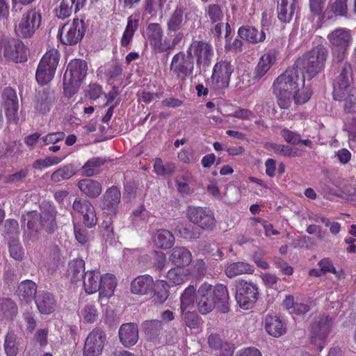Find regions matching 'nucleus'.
<instances>
[{
	"instance_id": "40",
	"label": "nucleus",
	"mask_w": 356,
	"mask_h": 356,
	"mask_svg": "<svg viewBox=\"0 0 356 356\" xmlns=\"http://www.w3.org/2000/svg\"><path fill=\"white\" fill-rule=\"evenodd\" d=\"M188 275L186 270L172 268L167 273V279L172 286L179 285L186 280Z\"/></svg>"
},
{
	"instance_id": "7",
	"label": "nucleus",
	"mask_w": 356,
	"mask_h": 356,
	"mask_svg": "<svg viewBox=\"0 0 356 356\" xmlns=\"http://www.w3.org/2000/svg\"><path fill=\"white\" fill-rule=\"evenodd\" d=\"M59 60V53L55 49L47 51L38 65L35 79L44 85L49 83L54 77Z\"/></svg>"
},
{
	"instance_id": "34",
	"label": "nucleus",
	"mask_w": 356,
	"mask_h": 356,
	"mask_svg": "<svg viewBox=\"0 0 356 356\" xmlns=\"http://www.w3.org/2000/svg\"><path fill=\"white\" fill-rule=\"evenodd\" d=\"M37 291L35 284L30 280H25L18 286L17 295L21 300L31 301L35 296Z\"/></svg>"
},
{
	"instance_id": "45",
	"label": "nucleus",
	"mask_w": 356,
	"mask_h": 356,
	"mask_svg": "<svg viewBox=\"0 0 356 356\" xmlns=\"http://www.w3.org/2000/svg\"><path fill=\"white\" fill-rule=\"evenodd\" d=\"M75 175V170L72 165H65L56 170L51 177L53 181L58 182L64 179H67Z\"/></svg>"
},
{
	"instance_id": "30",
	"label": "nucleus",
	"mask_w": 356,
	"mask_h": 356,
	"mask_svg": "<svg viewBox=\"0 0 356 356\" xmlns=\"http://www.w3.org/2000/svg\"><path fill=\"white\" fill-rule=\"evenodd\" d=\"M254 268L252 266L245 262L231 263L225 268V274L229 277H234L242 274H252Z\"/></svg>"
},
{
	"instance_id": "29",
	"label": "nucleus",
	"mask_w": 356,
	"mask_h": 356,
	"mask_svg": "<svg viewBox=\"0 0 356 356\" xmlns=\"http://www.w3.org/2000/svg\"><path fill=\"white\" fill-rule=\"evenodd\" d=\"M56 301L49 293L41 292L38 294L35 304L42 314H49L54 310Z\"/></svg>"
},
{
	"instance_id": "11",
	"label": "nucleus",
	"mask_w": 356,
	"mask_h": 356,
	"mask_svg": "<svg viewBox=\"0 0 356 356\" xmlns=\"http://www.w3.org/2000/svg\"><path fill=\"white\" fill-rule=\"evenodd\" d=\"M188 219L193 223L204 229H211L215 227L216 219L213 213L208 208L189 207L187 209Z\"/></svg>"
},
{
	"instance_id": "19",
	"label": "nucleus",
	"mask_w": 356,
	"mask_h": 356,
	"mask_svg": "<svg viewBox=\"0 0 356 356\" xmlns=\"http://www.w3.org/2000/svg\"><path fill=\"white\" fill-rule=\"evenodd\" d=\"M350 76L346 70H344L338 76L334 83L333 96L337 100H341L348 97L351 92Z\"/></svg>"
},
{
	"instance_id": "53",
	"label": "nucleus",
	"mask_w": 356,
	"mask_h": 356,
	"mask_svg": "<svg viewBox=\"0 0 356 356\" xmlns=\"http://www.w3.org/2000/svg\"><path fill=\"white\" fill-rule=\"evenodd\" d=\"M304 86L296 90V92L293 94L292 99L297 104H304L307 102L310 97L311 92L309 90L304 88Z\"/></svg>"
},
{
	"instance_id": "44",
	"label": "nucleus",
	"mask_w": 356,
	"mask_h": 356,
	"mask_svg": "<svg viewBox=\"0 0 356 356\" xmlns=\"http://www.w3.org/2000/svg\"><path fill=\"white\" fill-rule=\"evenodd\" d=\"M209 344L212 348H222V353L221 356H232L234 353L233 347L228 344L222 346V341L219 336L217 334H211L209 337Z\"/></svg>"
},
{
	"instance_id": "57",
	"label": "nucleus",
	"mask_w": 356,
	"mask_h": 356,
	"mask_svg": "<svg viewBox=\"0 0 356 356\" xmlns=\"http://www.w3.org/2000/svg\"><path fill=\"white\" fill-rule=\"evenodd\" d=\"M88 212L82 217L83 223L88 227H92L97 224V218L95 208H88Z\"/></svg>"
},
{
	"instance_id": "41",
	"label": "nucleus",
	"mask_w": 356,
	"mask_h": 356,
	"mask_svg": "<svg viewBox=\"0 0 356 356\" xmlns=\"http://www.w3.org/2000/svg\"><path fill=\"white\" fill-rule=\"evenodd\" d=\"M17 313L15 303L8 298L0 300V316L6 318H12Z\"/></svg>"
},
{
	"instance_id": "15",
	"label": "nucleus",
	"mask_w": 356,
	"mask_h": 356,
	"mask_svg": "<svg viewBox=\"0 0 356 356\" xmlns=\"http://www.w3.org/2000/svg\"><path fill=\"white\" fill-rule=\"evenodd\" d=\"M170 70L179 79H185L190 76L194 70L193 60L189 56L181 51L176 54L172 58Z\"/></svg>"
},
{
	"instance_id": "26",
	"label": "nucleus",
	"mask_w": 356,
	"mask_h": 356,
	"mask_svg": "<svg viewBox=\"0 0 356 356\" xmlns=\"http://www.w3.org/2000/svg\"><path fill=\"white\" fill-rule=\"evenodd\" d=\"M170 261L177 267H184L191 264L192 254L185 248H175L170 255Z\"/></svg>"
},
{
	"instance_id": "54",
	"label": "nucleus",
	"mask_w": 356,
	"mask_h": 356,
	"mask_svg": "<svg viewBox=\"0 0 356 356\" xmlns=\"http://www.w3.org/2000/svg\"><path fill=\"white\" fill-rule=\"evenodd\" d=\"M189 175H179L175 178V183L178 191L181 193H188L190 190L188 182L190 181Z\"/></svg>"
},
{
	"instance_id": "60",
	"label": "nucleus",
	"mask_w": 356,
	"mask_h": 356,
	"mask_svg": "<svg viewBox=\"0 0 356 356\" xmlns=\"http://www.w3.org/2000/svg\"><path fill=\"white\" fill-rule=\"evenodd\" d=\"M145 11L149 15H154L158 9H161V2L157 0H145Z\"/></svg>"
},
{
	"instance_id": "17",
	"label": "nucleus",
	"mask_w": 356,
	"mask_h": 356,
	"mask_svg": "<svg viewBox=\"0 0 356 356\" xmlns=\"http://www.w3.org/2000/svg\"><path fill=\"white\" fill-rule=\"evenodd\" d=\"M331 325V320L327 316H322L312 326V342L318 347L319 350L324 347V342L330 332Z\"/></svg>"
},
{
	"instance_id": "49",
	"label": "nucleus",
	"mask_w": 356,
	"mask_h": 356,
	"mask_svg": "<svg viewBox=\"0 0 356 356\" xmlns=\"http://www.w3.org/2000/svg\"><path fill=\"white\" fill-rule=\"evenodd\" d=\"M73 6L72 0H62L58 8L56 9L57 17L60 19L68 17L72 12Z\"/></svg>"
},
{
	"instance_id": "56",
	"label": "nucleus",
	"mask_w": 356,
	"mask_h": 356,
	"mask_svg": "<svg viewBox=\"0 0 356 356\" xmlns=\"http://www.w3.org/2000/svg\"><path fill=\"white\" fill-rule=\"evenodd\" d=\"M65 134L63 132H54L44 136L39 141L41 145L55 144L64 138Z\"/></svg>"
},
{
	"instance_id": "23",
	"label": "nucleus",
	"mask_w": 356,
	"mask_h": 356,
	"mask_svg": "<svg viewBox=\"0 0 356 356\" xmlns=\"http://www.w3.org/2000/svg\"><path fill=\"white\" fill-rule=\"evenodd\" d=\"M154 281L149 275H141L135 278L131 284V291L134 294L144 295L153 289Z\"/></svg>"
},
{
	"instance_id": "20",
	"label": "nucleus",
	"mask_w": 356,
	"mask_h": 356,
	"mask_svg": "<svg viewBox=\"0 0 356 356\" xmlns=\"http://www.w3.org/2000/svg\"><path fill=\"white\" fill-rule=\"evenodd\" d=\"M120 341L127 347L133 346L138 340V330L136 324L129 323L122 324L118 332Z\"/></svg>"
},
{
	"instance_id": "35",
	"label": "nucleus",
	"mask_w": 356,
	"mask_h": 356,
	"mask_svg": "<svg viewBox=\"0 0 356 356\" xmlns=\"http://www.w3.org/2000/svg\"><path fill=\"white\" fill-rule=\"evenodd\" d=\"M196 294V288L193 285H189L185 289L181 296V309L182 312L193 307Z\"/></svg>"
},
{
	"instance_id": "38",
	"label": "nucleus",
	"mask_w": 356,
	"mask_h": 356,
	"mask_svg": "<svg viewBox=\"0 0 356 356\" xmlns=\"http://www.w3.org/2000/svg\"><path fill=\"white\" fill-rule=\"evenodd\" d=\"M176 165L172 162L163 164L160 158H156L154 162V172L159 176L170 175L175 172Z\"/></svg>"
},
{
	"instance_id": "42",
	"label": "nucleus",
	"mask_w": 356,
	"mask_h": 356,
	"mask_svg": "<svg viewBox=\"0 0 356 356\" xmlns=\"http://www.w3.org/2000/svg\"><path fill=\"white\" fill-rule=\"evenodd\" d=\"M183 10L178 8L170 15L167 22L168 30L169 31L179 30L183 25Z\"/></svg>"
},
{
	"instance_id": "1",
	"label": "nucleus",
	"mask_w": 356,
	"mask_h": 356,
	"mask_svg": "<svg viewBox=\"0 0 356 356\" xmlns=\"http://www.w3.org/2000/svg\"><path fill=\"white\" fill-rule=\"evenodd\" d=\"M305 76V74L298 69L289 68L275 79L273 86V92L281 108H289L293 94L304 86Z\"/></svg>"
},
{
	"instance_id": "31",
	"label": "nucleus",
	"mask_w": 356,
	"mask_h": 356,
	"mask_svg": "<svg viewBox=\"0 0 356 356\" xmlns=\"http://www.w3.org/2000/svg\"><path fill=\"white\" fill-rule=\"evenodd\" d=\"M265 328L267 332L274 337H280L286 332V328L281 320L273 316L266 318Z\"/></svg>"
},
{
	"instance_id": "36",
	"label": "nucleus",
	"mask_w": 356,
	"mask_h": 356,
	"mask_svg": "<svg viewBox=\"0 0 356 356\" xmlns=\"http://www.w3.org/2000/svg\"><path fill=\"white\" fill-rule=\"evenodd\" d=\"M85 268V262L83 259H76L69 264L68 278L72 282H76L83 278V273Z\"/></svg>"
},
{
	"instance_id": "61",
	"label": "nucleus",
	"mask_w": 356,
	"mask_h": 356,
	"mask_svg": "<svg viewBox=\"0 0 356 356\" xmlns=\"http://www.w3.org/2000/svg\"><path fill=\"white\" fill-rule=\"evenodd\" d=\"M332 10L337 15H345L347 12L346 0H336L332 4Z\"/></svg>"
},
{
	"instance_id": "13",
	"label": "nucleus",
	"mask_w": 356,
	"mask_h": 356,
	"mask_svg": "<svg viewBox=\"0 0 356 356\" xmlns=\"http://www.w3.org/2000/svg\"><path fill=\"white\" fill-rule=\"evenodd\" d=\"M84 34L83 22L74 19L67 22L62 28L60 38L62 43L73 45L78 43Z\"/></svg>"
},
{
	"instance_id": "52",
	"label": "nucleus",
	"mask_w": 356,
	"mask_h": 356,
	"mask_svg": "<svg viewBox=\"0 0 356 356\" xmlns=\"http://www.w3.org/2000/svg\"><path fill=\"white\" fill-rule=\"evenodd\" d=\"M94 208V207L86 200L76 199L72 204L73 211L82 217L88 212V208Z\"/></svg>"
},
{
	"instance_id": "63",
	"label": "nucleus",
	"mask_w": 356,
	"mask_h": 356,
	"mask_svg": "<svg viewBox=\"0 0 356 356\" xmlns=\"http://www.w3.org/2000/svg\"><path fill=\"white\" fill-rule=\"evenodd\" d=\"M74 234H75V238H76V241L81 244L83 245V244L86 243L89 240L88 231L85 229L80 228V227L75 226L74 227Z\"/></svg>"
},
{
	"instance_id": "51",
	"label": "nucleus",
	"mask_w": 356,
	"mask_h": 356,
	"mask_svg": "<svg viewBox=\"0 0 356 356\" xmlns=\"http://www.w3.org/2000/svg\"><path fill=\"white\" fill-rule=\"evenodd\" d=\"M207 15L212 23L220 22L224 17L223 13L220 6L216 4H211L207 9Z\"/></svg>"
},
{
	"instance_id": "3",
	"label": "nucleus",
	"mask_w": 356,
	"mask_h": 356,
	"mask_svg": "<svg viewBox=\"0 0 356 356\" xmlns=\"http://www.w3.org/2000/svg\"><path fill=\"white\" fill-rule=\"evenodd\" d=\"M55 213L54 209L49 208L47 211H43L42 214L36 211L23 214L22 218L25 236L33 241L38 240V233L41 227L47 232H51L56 225Z\"/></svg>"
},
{
	"instance_id": "9",
	"label": "nucleus",
	"mask_w": 356,
	"mask_h": 356,
	"mask_svg": "<svg viewBox=\"0 0 356 356\" xmlns=\"http://www.w3.org/2000/svg\"><path fill=\"white\" fill-rule=\"evenodd\" d=\"M41 21L40 14L34 9L24 13L15 25V33L24 38L31 37L39 28Z\"/></svg>"
},
{
	"instance_id": "33",
	"label": "nucleus",
	"mask_w": 356,
	"mask_h": 356,
	"mask_svg": "<svg viewBox=\"0 0 356 356\" xmlns=\"http://www.w3.org/2000/svg\"><path fill=\"white\" fill-rule=\"evenodd\" d=\"M147 40L151 47L154 48H161L160 40L163 37V31L160 24L156 23L149 24L147 29Z\"/></svg>"
},
{
	"instance_id": "43",
	"label": "nucleus",
	"mask_w": 356,
	"mask_h": 356,
	"mask_svg": "<svg viewBox=\"0 0 356 356\" xmlns=\"http://www.w3.org/2000/svg\"><path fill=\"white\" fill-rule=\"evenodd\" d=\"M104 163L100 158H92L83 166V174L86 177H92L99 172V167Z\"/></svg>"
},
{
	"instance_id": "47",
	"label": "nucleus",
	"mask_w": 356,
	"mask_h": 356,
	"mask_svg": "<svg viewBox=\"0 0 356 356\" xmlns=\"http://www.w3.org/2000/svg\"><path fill=\"white\" fill-rule=\"evenodd\" d=\"M271 149L276 153L286 156H298L301 154L300 151L296 148H291L280 144H271Z\"/></svg>"
},
{
	"instance_id": "5",
	"label": "nucleus",
	"mask_w": 356,
	"mask_h": 356,
	"mask_svg": "<svg viewBox=\"0 0 356 356\" xmlns=\"http://www.w3.org/2000/svg\"><path fill=\"white\" fill-rule=\"evenodd\" d=\"M327 56V48L318 44L298 61L297 67H302L308 78H312L324 68Z\"/></svg>"
},
{
	"instance_id": "55",
	"label": "nucleus",
	"mask_w": 356,
	"mask_h": 356,
	"mask_svg": "<svg viewBox=\"0 0 356 356\" xmlns=\"http://www.w3.org/2000/svg\"><path fill=\"white\" fill-rule=\"evenodd\" d=\"M10 256L15 260L22 259L24 252L19 243L16 240L10 241L8 243Z\"/></svg>"
},
{
	"instance_id": "59",
	"label": "nucleus",
	"mask_w": 356,
	"mask_h": 356,
	"mask_svg": "<svg viewBox=\"0 0 356 356\" xmlns=\"http://www.w3.org/2000/svg\"><path fill=\"white\" fill-rule=\"evenodd\" d=\"M145 216L146 215L143 208H140L138 209L135 210L134 211H133V224L135 225V226L136 227L143 225L144 224L146 223Z\"/></svg>"
},
{
	"instance_id": "62",
	"label": "nucleus",
	"mask_w": 356,
	"mask_h": 356,
	"mask_svg": "<svg viewBox=\"0 0 356 356\" xmlns=\"http://www.w3.org/2000/svg\"><path fill=\"white\" fill-rule=\"evenodd\" d=\"M182 313L184 316V320L187 326L191 328H195L197 326L198 318L196 314L187 310Z\"/></svg>"
},
{
	"instance_id": "28",
	"label": "nucleus",
	"mask_w": 356,
	"mask_h": 356,
	"mask_svg": "<svg viewBox=\"0 0 356 356\" xmlns=\"http://www.w3.org/2000/svg\"><path fill=\"white\" fill-rule=\"evenodd\" d=\"M152 242L159 248L168 249L174 245L175 237L170 231L159 229L154 234Z\"/></svg>"
},
{
	"instance_id": "58",
	"label": "nucleus",
	"mask_w": 356,
	"mask_h": 356,
	"mask_svg": "<svg viewBox=\"0 0 356 356\" xmlns=\"http://www.w3.org/2000/svg\"><path fill=\"white\" fill-rule=\"evenodd\" d=\"M281 135L285 141L288 143L296 145L298 143H300V136L298 134L293 132L289 129H283L281 131Z\"/></svg>"
},
{
	"instance_id": "18",
	"label": "nucleus",
	"mask_w": 356,
	"mask_h": 356,
	"mask_svg": "<svg viewBox=\"0 0 356 356\" xmlns=\"http://www.w3.org/2000/svg\"><path fill=\"white\" fill-rule=\"evenodd\" d=\"M3 98L8 121L10 123H17L18 121V102L15 92L11 88H6L3 90Z\"/></svg>"
},
{
	"instance_id": "50",
	"label": "nucleus",
	"mask_w": 356,
	"mask_h": 356,
	"mask_svg": "<svg viewBox=\"0 0 356 356\" xmlns=\"http://www.w3.org/2000/svg\"><path fill=\"white\" fill-rule=\"evenodd\" d=\"M98 315L95 306L91 304L86 305L81 311L83 318L88 323H94L97 319Z\"/></svg>"
},
{
	"instance_id": "16",
	"label": "nucleus",
	"mask_w": 356,
	"mask_h": 356,
	"mask_svg": "<svg viewBox=\"0 0 356 356\" xmlns=\"http://www.w3.org/2000/svg\"><path fill=\"white\" fill-rule=\"evenodd\" d=\"M3 55L8 60L21 63L26 60V51L24 44L19 40L12 39L4 42Z\"/></svg>"
},
{
	"instance_id": "14",
	"label": "nucleus",
	"mask_w": 356,
	"mask_h": 356,
	"mask_svg": "<svg viewBox=\"0 0 356 356\" xmlns=\"http://www.w3.org/2000/svg\"><path fill=\"white\" fill-rule=\"evenodd\" d=\"M233 72L234 67L229 62L221 61L216 63L213 68L211 77L212 87L215 89L227 88Z\"/></svg>"
},
{
	"instance_id": "64",
	"label": "nucleus",
	"mask_w": 356,
	"mask_h": 356,
	"mask_svg": "<svg viewBox=\"0 0 356 356\" xmlns=\"http://www.w3.org/2000/svg\"><path fill=\"white\" fill-rule=\"evenodd\" d=\"M101 232L106 240L109 241L113 238V228L111 223L104 222L101 227Z\"/></svg>"
},
{
	"instance_id": "4",
	"label": "nucleus",
	"mask_w": 356,
	"mask_h": 356,
	"mask_svg": "<svg viewBox=\"0 0 356 356\" xmlns=\"http://www.w3.org/2000/svg\"><path fill=\"white\" fill-rule=\"evenodd\" d=\"M88 66L86 61L81 59L71 60L63 76V90L65 96L71 97L79 90L87 74Z\"/></svg>"
},
{
	"instance_id": "2",
	"label": "nucleus",
	"mask_w": 356,
	"mask_h": 356,
	"mask_svg": "<svg viewBox=\"0 0 356 356\" xmlns=\"http://www.w3.org/2000/svg\"><path fill=\"white\" fill-rule=\"evenodd\" d=\"M229 300L227 287L223 284L213 286L204 282L199 287L196 294V304L199 312L202 314L211 312L217 303H221L224 312L227 310L226 303Z\"/></svg>"
},
{
	"instance_id": "32",
	"label": "nucleus",
	"mask_w": 356,
	"mask_h": 356,
	"mask_svg": "<svg viewBox=\"0 0 356 356\" xmlns=\"http://www.w3.org/2000/svg\"><path fill=\"white\" fill-rule=\"evenodd\" d=\"M116 286V281L113 275L105 274L101 276L99 298L102 299L104 297L108 298L111 296L114 292Z\"/></svg>"
},
{
	"instance_id": "8",
	"label": "nucleus",
	"mask_w": 356,
	"mask_h": 356,
	"mask_svg": "<svg viewBox=\"0 0 356 356\" xmlns=\"http://www.w3.org/2000/svg\"><path fill=\"white\" fill-rule=\"evenodd\" d=\"M259 289L252 282L240 280L236 283L235 298L238 305L244 309H251L258 300Z\"/></svg>"
},
{
	"instance_id": "48",
	"label": "nucleus",
	"mask_w": 356,
	"mask_h": 356,
	"mask_svg": "<svg viewBox=\"0 0 356 356\" xmlns=\"http://www.w3.org/2000/svg\"><path fill=\"white\" fill-rule=\"evenodd\" d=\"M65 158V156L62 158L58 156H51L47 157L44 159H38L34 162L33 166L35 169L42 170L60 163Z\"/></svg>"
},
{
	"instance_id": "39",
	"label": "nucleus",
	"mask_w": 356,
	"mask_h": 356,
	"mask_svg": "<svg viewBox=\"0 0 356 356\" xmlns=\"http://www.w3.org/2000/svg\"><path fill=\"white\" fill-rule=\"evenodd\" d=\"M138 19L136 17L130 16L128 18L127 25L121 40V44L127 46L131 40L134 32L138 28Z\"/></svg>"
},
{
	"instance_id": "24",
	"label": "nucleus",
	"mask_w": 356,
	"mask_h": 356,
	"mask_svg": "<svg viewBox=\"0 0 356 356\" xmlns=\"http://www.w3.org/2000/svg\"><path fill=\"white\" fill-rule=\"evenodd\" d=\"M238 34L242 39L252 44L262 42L266 39L265 32L253 26H242L238 29Z\"/></svg>"
},
{
	"instance_id": "37",
	"label": "nucleus",
	"mask_w": 356,
	"mask_h": 356,
	"mask_svg": "<svg viewBox=\"0 0 356 356\" xmlns=\"http://www.w3.org/2000/svg\"><path fill=\"white\" fill-rule=\"evenodd\" d=\"M120 201V192L117 187L108 188L104 196V204L108 209L115 210Z\"/></svg>"
},
{
	"instance_id": "46",
	"label": "nucleus",
	"mask_w": 356,
	"mask_h": 356,
	"mask_svg": "<svg viewBox=\"0 0 356 356\" xmlns=\"http://www.w3.org/2000/svg\"><path fill=\"white\" fill-rule=\"evenodd\" d=\"M4 349L8 356H16L18 353V343L13 332H8L4 342Z\"/></svg>"
},
{
	"instance_id": "27",
	"label": "nucleus",
	"mask_w": 356,
	"mask_h": 356,
	"mask_svg": "<svg viewBox=\"0 0 356 356\" xmlns=\"http://www.w3.org/2000/svg\"><path fill=\"white\" fill-rule=\"evenodd\" d=\"M80 191L90 198L98 197L102 191L101 184L94 179H86L78 183Z\"/></svg>"
},
{
	"instance_id": "21",
	"label": "nucleus",
	"mask_w": 356,
	"mask_h": 356,
	"mask_svg": "<svg viewBox=\"0 0 356 356\" xmlns=\"http://www.w3.org/2000/svg\"><path fill=\"white\" fill-rule=\"evenodd\" d=\"M277 53L274 49H270L264 53L259 59L254 70V76L257 79L263 77L275 64Z\"/></svg>"
},
{
	"instance_id": "10",
	"label": "nucleus",
	"mask_w": 356,
	"mask_h": 356,
	"mask_svg": "<svg viewBox=\"0 0 356 356\" xmlns=\"http://www.w3.org/2000/svg\"><path fill=\"white\" fill-rule=\"evenodd\" d=\"M187 54L193 60L196 59V65L200 68H206L211 64L213 56V49L208 42L193 40L186 51Z\"/></svg>"
},
{
	"instance_id": "25",
	"label": "nucleus",
	"mask_w": 356,
	"mask_h": 356,
	"mask_svg": "<svg viewBox=\"0 0 356 356\" xmlns=\"http://www.w3.org/2000/svg\"><path fill=\"white\" fill-rule=\"evenodd\" d=\"M296 9V0H279L277 16L279 19L284 23L289 22Z\"/></svg>"
},
{
	"instance_id": "6",
	"label": "nucleus",
	"mask_w": 356,
	"mask_h": 356,
	"mask_svg": "<svg viewBox=\"0 0 356 356\" xmlns=\"http://www.w3.org/2000/svg\"><path fill=\"white\" fill-rule=\"evenodd\" d=\"M334 59L341 61L352 44L351 31L346 28H337L327 36Z\"/></svg>"
},
{
	"instance_id": "22",
	"label": "nucleus",
	"mask_w": 356,
	"mask_h": 356,
	"mask_svg": "<svg viewBox=\"0 0 356 356\" xmlns=\"http://www.w3.org/2000/svg\"><path fill=\"white\" fill-rule=\"evenodd\" d=\"M101 273L97 270H88L83 277V289L88 294H92L100 289Z\"/></svg>"
},
{
	"instance_id": "12",
	"label": "nucleus",
	"mask_w": 356,
	"mask_h": 356,
	"mask_svg": "<svg viewBox=\"0 0 356 356\" xmlns=\"http://www.w3.org/2000/svg\"><path fill=\"white\" fill-rule=\"evenodd\" d=\"M106 335L99 329H93L86 337L83 350V356H99L102 355Z\"/></svg>"
}]
</instances>
